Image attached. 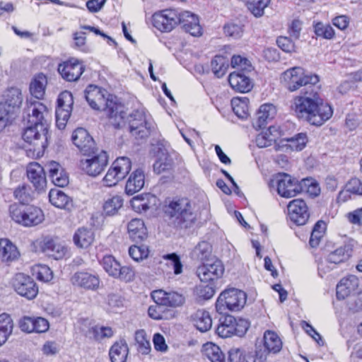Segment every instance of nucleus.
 I'll return each mask as SVG.
<instances>
[{"mask_svg": "<svg viewBox=\"0 0 362 362\" xmlns=\"http://www.w3.org/2000/svg\"><path fill=\"white\" fill-rule=\"evenodd\" d=\"M23 120L28 122V126L23 132L22 139L33 146L35 151H43L47 146L48 124L42 115H26Z\"/></svg>", "mask_w": 362, "mask_h": 362, "instance_id": "nucleus-1", "label": "nucleus"}, {"mask_svg": "<svg viewBox=\"0 0 362 362\" xmlns=\"http://www.w3.org/2000/svg\"><path fill=\"white\" fill-rule=\"evenodd\" d=\"M309 87L300 90V95L293 98L291 110L296 113H333L331 105L319 97L317 88Z\"/></svg>", "mask_w": 362, "mask_h": 362, "instance_id": "nucleus-2", "label": "nucleus"}, {"mask_svg": "<svg viewBox=\"0 0 362 362\" xmlns=\"http://www.w3.org/2000/svg\"><path fill=\"white\" fill-rule=\"evenodd\" d=\"M165 212L170 222L180 228H190L196 221L197 216L194 204L187 198L171 201Z\"/></svg>", "mask_w": 362, "mask_h": 362, "instance_id": "nucleus-3", "label": "nucleus"}, {"mask_svg": "<svg viewBox=\"0 0 362 362\" xmlns=\"http://www.w3.org/2000/svg\"><path fill=\"white\" fill-rule=\"evenodd\" d=\"M281 81L290 91L293 92L301 87V90L308 89L310 86L315 87L320 79L317 75L307 74L303 68L295 66L284 71L281 76Z\"/></svg>", "mask_w": 362, "mask_h": 362, "instance_id": "nucleus-4", "label": "nucleus"}, {"mask_svg": "<svg viewBox=\"0 0 362 362\" xmlns=\"http://www.w3.org/2000/svg\"><path fill=\"white\" fill-rule=\"evenodd\" d=\"M246 299V293L241 290L236 288L225 290L216 300V310L220 314H226L228 310H240L245 305Z\"/></svg>", "mask_w": 362, "mask_h": 362, "instance_id": "nucleus-5", "label": "nucleus"}, {"mask_svg": "<svg viewBox=\"0 0 362 362\" xmlns=\"http://www.w3.org/2000/svg\"><path fill=\"white\" fill-rule=\"evenodd\" d=\"M10 216L16 223L25 226H33L44 219L42 211L34 206H23L12 204L9 208Z\"/></svg>", "mask_w": 362, "mask_h": 362, "instance_id": "nucleus-6", "label": "nucleus"}, {"mask_svg": "<svg viewBox=\"0 0 362 362\" xmlns=\"http://www.w3.org/2000/svg\"><path fill=\"white\" fill-rule=\"evenodd\" d=\"M219 325L216 328L217 334L222 338L230 337L233 335L243 336L247 331L250 323L247 320L236 319L230 315H226L219 320Z\"/></svg>", "mask_w": 362, "mask_h": 362, "instance_id": "nucleus-7", "label": "nucleus"}, {"mask_svg": "<svg viewBox=\"0 0 362 362\" xmlns=\"http://www.w3.org/2000/svg\"><path fill=\"white\" fill-rule=\"evenodd\" d=\"M86 158L80 161V167L87 175L95 177L100 175L108 163V156L106 151L95 148L93 152L84 153Z\"/></svg>", "mask_w": 362, "mask_h": 362, "instance_id": "nucleus-8", "label": "nucleus"}, {"mask_svg": "<svg viewBox=\"0 0 362 362\" xmlns=\"http://www.w3.org/2000/svg\"><path fill=\"white\" fill-rule=\"evenodd\" d=\"M179 18L177 10L165 9L153 15V25L160 32H170L179 24Z\"/></svg>", "mask_w": 362, "mask_h": 362, "instance_id": "nucleus-9", "label": "nucleus"}, {"mask_svg": "<svg viewBox=\"0 0 362 362\" xmlns=\"http://www.w3.org/2000/svg\"><path fill=\"white\" fill-rule=\"evenodd\" d=\"M12 286L18 294L28 300L35 298L38 293V288L34 280L23 273L14 276Z\"/></svg>", "mask_w": 362, "mask_h": 362, "instance_id": "nucleus-10", "label": "nucleus"}, {"mask_svg": "<svg viewBox=\"0 0 362 362\" xmlns=\"http://www.w3.org/2000/svg\"><path fill=\"white\" fill-rule=\"evenodd\" d=\"M276 185L278 194L285 198L293 197L303 191L301 181L286 173L277 176Z\"/></svg>", "mask_w": 362, "mask_h": 362, "instance_id": "nucleus-11", "label": "nucleus"}, {"mask_svg": "<svg viewBox=\"0 0 362 362\" xmlns=\"http://www.w3.org/2000/svg\"><path fill=\"white\" fill-rule=\"evenodd\" d=\"M224 272V267L221 260L211 258L210 260L203 262L198 267L197 274L199 279L203 282H209L221 277Z\"/></svg>", "mask_w": 362, "mask_h": 362, "instance_id": "nucleus-12", "label": "nucleus"}, {"mask_svg": "<svg viewBox=\"0 0 362 362\" xmlns=\"http://www.w3.org/2000/svg\"><path fill=\"white\" fill-rule=\"evenodd\" d=\"M128 119L127 125L130 132L140 137L147 136L154 128L153 123L147 119L146 115H125Z\"/></svg>", "mask_w": 362, "mask_h": 362, "instance_id": "nucleus-13", "label": "nucleus"}, {"mask_svg": "<svg viewBox=\"0 0 362 362\" xmlns=\"http://www.w3.org/2000/svg\"><path fill=\"white\" fill-rule=\"evenodd\" d=\"M22 103L21 90L15 87L8 88L4 95V100L0 103V113H15L19 110Z\"/></svg>", "mask_w": 362, "mask_h": 362, "instance_id": "nucleus-14", "label": "nucleus"}, {"mask_svg": "<svg viewBox=\"0 0 362 362\" xmlns=\"http://www.w3.org/2000/svg\"><path fill=\"white\" fill-rule=\"evenodd\" d=\"M151 297L155 303L173 308L182 305L185 301L184 295L175 291L156 290L151 293Z\"/></svg>", "mask_w": 362, "mask_h": 362, "instance_id": "nucleus-15", "label": "nucleus"}, {"mask_svg": "<svg viewBox=\"0 0 362 362\" xmlns=\"http://www.w3.org/2000/svg\"><path fill=\"white\" fill-rule=\"evenodd\" d=\"M84 71V66L77 59L71 58L59 64L58 71L67 81H77Z\"/></svg>", "mask_w": 362, "mask_h": 362, "instance_id": "nucleus-16", "label": "nucleus"}, {"mask_svg": "<svg viewBox=\"0 0 362 362\" xmlns=\"http://www.w3.org/2000/svg\"><path fill=\"white\" fill-rule=\"evenodd\" d=\"M288 211L291 221L298 226L305 224L309 218L308 206L303 199H296L290 202Z\"/></svg>", "mask_w": 362, "mask_h": 362, "instance_id": "nucleus-17", "label": "nucleus"}, {"mask_svg": "<svg viewBox=\"0 0 362 362\" xmlns=\"http://www.w3.org/2000/svg\"><path fill=\"white\" fill-rule=\"evenodd\" d=\"M74 144L83 153H90L97 148L95 141L84 128H77L72 134Z\"/></svg>", "mask_w": 362, "mask_h": 362, "instance_id": "nucleus-18", "label": "nucleus"}, {"mask_svg": "<svg viewBox=\"0 0 362 362\" xmlns=\"http://www.w3.org/2000/svg\"><path fill=\"white\" fill-rule=\"evenodd\" d=\"M71 282L75 286L94 291L99 287L100 279L87 272H77L72 275Z\"/></svg>", "mask_w": 362, "mask_h": 362, "instance_id": "nucleus-19", "label": "nucleus"}, {"mask_svg": "<svg viewBox=\"0 0 362 362\" xmlns=\"http://www.w3.org/2000/svg\"><path fill=\"white\" fill-rule=\"evenodd\" d=\"M37 244L42 252L54 259L63 258L66 252L64 245L47 237L37 241Z\"/></svg>", "mask_w": 362, "mask_h": 362, "instance_id": "nucleus-20", "label": "nucleus"}, {"mask_svg": "<svg viewBox=\"0 0 362 362\" xmlns=\"http://www.w3.org/2000/svg\"><path fill=\"white\" fill-rule=\"evenodd\" d=\"M27 176L37 191L45 189L47 180L43 168L37 163H30L27 167Z\"/></svg>", "mask_w": 362, "mask_h": 362, "instance_id": "nucleus-21", "label": "nucleus"}, {"mask_svg": "<svg viewBox=\"0 0 362 362\" xmlns=\"http://www.w3.org/2000/svg\"><path fill=\"white\" fill-rule=\"evenodd\" d=\"M107 91L95 85H89L84 90V95L89 105L95 110H101Z\"/></svg>", "mask_w": 362, "mask_h": 362, "instance_id": "nucleus-22", "label": "nucleus"}, {"mask_svg": "<svg viewBox=\"0 0 362 362\" xmlns=\"http://www.w3.org/2000/svg\"><path fill=\"white\" fill-rule=\"evenodd\" d=\"M179 24L186 33H189L192 36H199L202 35V28L199 25L198 17L189 11H185L179 12Z\"/></svg>", "mask_w": 362, "mask_h": 362, "instance_id": "nucleus-23", "label": "nucleus"}, {"mask_svg": "<svg viewBox=\"0 0 362 362\" xmlns=\"http://www.w3.org/2000/svg\"><path fill=\"white\" fill-rule=\"evenodd\" d=\"M47 168L49 172V177L54 185L64 187L68 185V175L59 163L55 161H50L47 164Z\"/></svg>", "mask_w": 362, "mask_h": 362, "instance_id": "nucleus-24", "label": "nucleus"}, {"mask_svg": "<svg viewBox=\"0 0 362 362\" xmlns=\"http://www.w3.org/2000/svg\"><path fill=\"white\" fill-rule=\"evenodd\" d=\"M358 284V279L355 275H349L343 278L337 286V298L344 299L357 289Z\"/></svg>", "mask_w": 362, "mask_h": 362, "instance_id": "nucleus-25", "label": "nucleus"}, {"mask_svg": "<svg viewBox=\"0 0 362 362\" xmlns=\"http://www.w3.org/2000/svg\"><path fill=\"white\" fill-rule=\"evenodd\" d=\"M228 82L233 90L240 93H247L252 88L250 78L240 72L230 74Z\"/></svg>", "mask_w": 362, "mask_h": 362, "instance_id": "nucleus-26", "label": "nucleus"}, {"mask_svg": "<svg viewBox=\"0 0 362 362\" xmlns=\"http://www.w3.org/2000/svg\"><path fill=\"white\" fill-rule=\"evenodd\" d=\"M20 255L17 247L8 239H0V260L11 262L16 260Z\"/></svg>", "mask_w": 362, "mask_h": 362, "instance_id": "nucleus-27", "label": "nucleus"}, {"mask_svg": "<svg viewBox=\"0 0 362 362\" xmlns=\"http://www.w3.org/2000/svg\"><path fill=\"white\" fill-rule=\"evenodd\" d=\"M144 173L141 169H136L129 177L126 186L125 192L127 194L132 195L141 190L144 185Z\"/></svg>", "mask_w": 362, "mask_h": 362, "instance_id": "nucleus-28", "label": "nucleus"}, {"mask_svg": "<svg viewBox=\"0 0 362 362\" xmlns=\"http://www.w3.org/2000/svg\"><path fill=\"white\" fill-rule=\"evenodd\" d=\"M129 354V347L125 340L115 341L109 351L112 362H126Z\"/></svg>", "mask_w": 362, "mask_h": 362, "instance_id": "nucleus-29", "label": "nucleus"}, {"mask_svg": "<svg viewBox=\"0 0 362 362\" xmlns=\"http://www.w3.org/2000/svg\"><path fill=\"white\" fill-rule=\"evenodd\" d=\"M156 197L151 194H141L131 200L133 209L139 213L145 212L156 204Z\"/></svg>", "mask_w": 362, "mask_h": 362, "instance_id": "nucleus-30", "label": "nucleus"}, {"mask_svg": "<svg viewBox=\"0 0 362 362\" xmlns=\"http://www.w3.org/2000/svg\"><path fill=\"white\" fill-rule=\"evenodd\" d=\"M49 202L59 209L69 210L73 204L71 199L59 189H52L49 193Z\"/></svg>", "mask_w": 362, "mask_h": 362, "instance_id": "nucleus-31", "label": "nucleus"}, {"mask_svg": "<svg viewBox=\"0 0 362 362\" xmlns=\"http://www.w3.org/2000/svg\"><path fill=\"white\" fill-rule=\"evenodd\" d=\"M13 321L7 313L0 315V347L8 341L13 333Z\"/></svg>", "mask_w": 362, "mask_h": 362, "instance_id": "nucleus-32", "label": "nucleus"}, {"mask_svg": "<svg viewBox=\"0 0 362 362\" xmlns=\"http://www.w3.org/2000/svg\"><path fill=\"white\" fill-rule=\"evenodd\" d=\"M128 233L134 241L144 240L147 235V230L144 221L139 218L132 219L128 224Z\"/></svg>", "mask_w": 362, "mask_h": 362, "instance_id": "nucleus-33", "label": "nucleus"}, {"mask_svg": "<svg viewBox=\"0 0 362 362\" xmlns=\"http://www.w3.org/2000/svg\"><path fill=\"white\" fill-rule=\"evenodd\" d=\"M94 238V233L90 229L80 228L76 231L73 239L77 247L87 248L93 243Z\"/></svg>", "mask_w": 362, "mask_h": 362, "instance_id": "nucleus-34", "label": "nucleus"}, {"mask_svg": "<svg viewBox=\"0 0 362 362\" xmlns=\"http://www.w3.org/2000/svg\"><path fill=\"white\" fill-rule=\"evenodd\" d=\"M351 249L349 245L341 246L328 255L327 262L332 265L343 262L351 256Z\"/></svg>", "mask_w": 362, "mask_h": 362, "instance_id": "nucleus-35", "label": "nucleus"}, {"mask_svg": "<svg viewBox=\"0 0 362 362\" xmlns=\"http://www.w3.org/2000/svg\"><path fill=\"white\" fill-rule=\"evenodd\" d=\"M264 346L269 352L277 353L282 348V342L277 335L273 331L267 330L264 335Z\"/></svg>", "mask_w": 362, "mask_h": 362, "instance_id": "nucleus-36", "label": "nucleus"}, {"mask_svg": "<svg viewBox=\"0 0 362 362\" xmlns=\"http://www.w3.org/2000/svg\"><path fill=\"white\" fill-rule=\"evenodd\" d=\"M211 246L206 241L199 243L192 251V257L203 262H206L211 258H215L211 255Z\"/></svg>", "mask_w": 362, "mask_h": 362, "instance_id": "nucleus-37", "label": "nucleus"}, {"mask_svg": "<svg viewBox=\"0 0 362 362\" xmlns=\"http://www.w3.org/2000/svg\"><path fill=\"white\" fill-rule=\"evenodd\" d=\"M74 99L73 95L69 91L62 92L57 98V107L55 113L59 112H66L71 113L73 110Z\"/></svg>", "mask_w": 362, "mask_h": 362, "instance_id": "nucleus-38", "label": "nucleus"}, {"mask_svg": "<svg viewBox=\"0 0 362 362\" xmlns=\"http://www.w3.org/2000/svg\"><path fill=\"white\" fill-rule=\"evenodd\" d=\"M194 325L201 332L209 330L212 326V320L209 312L199 310L195 314Z\"/></svg>", "mask_w": 362, "mask_h": 362, "instance_id": "nucleus-39", "label": "nucleus"}, {"mask_svg": "<svg viewBox=\"0 0 362 362\" xmlns=\"http://www.w3.org/2000/svg\"><path fill=\"white\" fill-rule=\"evenodd\" d=\"M47 78L45 75L39 74L30 85V92L37 99H40L45 94Z\"/></svg>", "mask_w": 362, "mask_h": 362, "instance_id": "nucleus-40", "label": "nucleus"}, {"mask_svg": "<svg viewBox=\"0 0 362 362\" xmlns=\"http://www.w3.org/2000/svg\"><path fill=\"white\" fill-rule=\"evenodd\" d=\"M100 111H107L108 113H123L122 105L117 96L107 93L103 105Z\"/></svg>", "mask_w": 362, "mask_h": 362, "instance_id": "nucleus-41", "label": "nucleus"}, {"mask_svg": "<svg viewBox=\"0 0 362 362\" xmlns=\"http://www.w3.org/2000/svg\"><path fill=\"white\" fill-rule=\"evenodd\" d=\"M213 73L218 78L223 76L228 68V61L221 55H216L211 62Z\"/></svg>", "mask_w": 362, "mask_h": 362, "instance_id": "nucleus-42", "label": "nucleus"}, {"mask_svg": "<svg viewBox=\"0 0 362 362\" xmlns=\"http://www.w3.org/2000/svg\"><path fill=\"white\" fill-rule=\"evenodd\" d=\"M123 206V199L119 195L108 198L103 204V211L106 215L116 214Z\"/></svg>", "mask_w": 362, "mask_h": 362, "instance_id": "nucleus-43", "label": "nucleus"}, {"mask_svg": "<svg viewBox=\"0 0 362 362\" xmlns=\"http://www.w3.org/2000/svg\"><path fill=\"white\" fill-rule=\"evenodd\" d=\"M101 265L109 276L116 278L117 275H119L118 272L121 265L113 256H105L101 261Z\"/></svg>", "mask_w": 362, "mask_h": 362, "instance_id": "nucleus-44", "label": "nucleus"}, {"mask_svg": "<svg viewBox=\"0 0 362 362\" xmlns=\"http://www.w3.org/2000/svg\"><path fill=\"white\" fill-rule=\"evenodd\" d=\"M123 180L132 168V162L127 157H119L111 165Z\"/></svg>", "mask_w": 362, "mask_h": 362, "instance_id": "nucleus-45", "label": "nucleus"}, {"mask_svg": "<svg viewBox=\"0 0 362 362\" xmlns=\"http://www.w3.org/2000/svg\"><path fill=\"white\" fill-rule=\"evenodd\" d=\"M135 341L138 345V351L142 354H148L151 351V344L146 332L144 329L135 332Z\"/></svg>", "mask_w": 362, "mask_h": 362, "instance_id": "nucleus-46", "label": "nucleus"}, {"mask_svg": "<svg viewBox=\"0 0 362 362\" xmlns=\"http://www.w3.org/2000/svg\"><path fill=\"white\" fill-rule=\"evenodd\" d=\"M173 159L165 153H161L153 164V170L157 174L170 170L173 166Z\"/></svg>", "mask_w": 362, "mask_h": 362, "instance_id": "nucleus-47", "label": "nucleus"}, {"mask_svg": "<svg viewBox=\"0 0 362 362\" xmlns=\"http://www.w3.org/2000/svg\"><path fill=\"white\" fill-rule=\"evenodd\" d=\"M206 356L211 362H223L225 356L219 346L213 343H206L204 345Z\"/></svg>", "mask_w": 362, "mask_h": 362, "instance_id": "nucleus-48", "label": "nucleus"}, {"mask_svg": "<svg viewBox=\"0 0 362 362\" xmlns=\"http://www.w3.org/2000/svg\"><path fill=\"white\" fill-rule=\"evenodd\" d=\"M326 230V223L323 221H318L314 226L310 238V245L315 247L319 245Z\"/></svg>", "mask_w": 362, "mask_h": 362, "instance_id": "nucleus-49", "label": "nucleus"}, {"mask_svg": "<svg viewBox=\"0 0 362 362\" xmlns=\"http://www.w3.org/2000/svg\"><path fill=\"white\" fill-rule=\"evenodd\" d=\"M288 142L287 146L293 151H301L308 142L307 135L305 133H299L295 136L285 139Z\"/></svg>", "mask_w": 362, "mask_h": 362, "instance_id": "nucleus-50", "label": "nucleus"}, {"mask_svg": "<svg viewBox=\"0 0 362 362\" xmlns=\"http://www.w3.org/2000/svg\"><path fill=\"white\" fill-rule=\"evenodd\" d=\"M129 255L134 261L140 262L148 257V247L145 245H132L129 248Z\"/></svg>", "mask_w": 362, "mask_h": 362, "instance_id": "nucleus-51", "label": "nucleus"}, {"mask_svg": "<svg viewBox=\"0 0 362 362\" xmlns=\"http://www.w3.org/2000/svg\"><path fill=\"white\" fill-rule=\"evenodd\" d=\"M269 1L270 0H248L247 6L255 17H260L264 14V10Z\"/></svg>", "mask_w": 362, "mask_h": 362, "instance_id": "nucleus-52", "label": "nucleus"}, {"mask_svg": "<svg viewBox=\"0 0 362 362\" xmlns=\"http://www.w3.org/2000/svg\"><path fill=\"white\" fill-rule=\"evenodd\" d=\"M314 32L317 37L324 39H332L334 35L332 27L327 23L318 22L314 25Z\"/></svg>", "mask_w": 362, "mask_h": 362, "instance_id": "nucleus-53", "label": "nucleus"}, {"mask_svg": "<svg viewBox=\"0 0 362 362\" xmlns=\"http://www.w3.org/2000/svg\"><path fill=\"white\" fill-rule=\"evenodd\" d=\"M231 107L233 113H248L250 110L249 99L246 97L233 98L231 100Z\"/></svg>", "mask_w": 362, "mask_h": 362, "instance_id": "nucleus-54", "label": "nucleus"}, {"mask_svg": "<svg viewBox=\"0 0 362 362\" xmlns=\"http://www.w3.org/2000/svg\"><path fill=\"white\" fill-rule=\"evenodd\" d=\"M14 196L21 203L25 204L32 199V191L29 186L22 185L17 187L14 192Z\"/></svg>", "mask_w": 362, "mask_h": 362, "instance_id": "nucleus-55", "label": "nucleus"}, {"mask_svg": "<svg viewBox=\"0 0 362 362\" xmlns=\"http://www.w3.org/2000/svg\"><path fill=\"white\" fill-rule=\"evenodd\" d=\"M36 278L44 282H48L52 279V272L46 265H37L33 269Z\"/></svg>", "mask_w": 362, "mask_h": 362, "instance_id": "nucleus-56", "label": "nucleus"}, {"mask_svg": "<svg viewBox=\"0 0 362 362\" xmlns=\"http://www.w3.org/2000/svg\"><path fill=\"white\" fill-rule=\"evenodd\" d=\"M163 259L167 261L166 264L173 268L175 274H180L182 272V264L180 257L175 253H172L163 256Z\"/></svg>", "mask_w": 362, "mask_h": 362, "instance_id": "nucleus-57", "label": "nucleus"}, {"mask_svg": "<svg viewBox=\"0 0 362 362\" xmlns=\"http://www.w3.org/2000/svg\"><path fill=\"white\" fill-rule=\"evenodd\" d=\"M346 192L362 196V182L357 178L351 179L346 185L345 193ZM344 194V192H341L339 198L341 199Z\"/></svg>", "mask_w": 362, "mask_h": 362, "instance_id": "nucleus-58", "label": "nucleus"}, {"mask_svg": "<svg viewBox=\"0 0 362 362\" xmlns=\"http://www.w3.org/2000/svg\"><path fill=\"white\" fill-rule=\"evenodd\" d=\"M332 115H301L300 118L305 119L311 125L320 127L329 120Z\"/></svg>", "mask_w": 362, "mask_h": 362, "instance_id": "nucleus-59", "label": "nucleus"}, {"mask_svg": "<svg viewBox=\"0 0 362 362\" xmlns=\"http://www.w3.org/2000/svg\"><path fill=\"white\" fill-rule=\"evenodd\" d=\"M122 179L111 165L108 169L106 175L103 179V182L105 186L113 187L115 186Z\"/></svg>", "mask_w": 362, "mask_h": 362, "instance_id": "nucleus-60", "label": "nucleus"}, {"mask_svg": "<svg viewBox=\"0 0 362 362\" xmlns=\"http://www.w3.org/2000/svg\"><path fill=\"white\" fill-rule=\"evenodd\" d=\"M224 33L226 36L234 39L240 38L243 35V27L240 25L229 23L223 27Z\"/></svg>", "mask_w": 362, "mask_h": 362, "instance_id": "nucleus-61", "label": "nucleus"}, {"mask_svg": "<svg viewBox=\"0 0 362 362\" xmlns=\"http://www.w3.org/2000/svg\"><path fill=\"white\" fill-rule=\"evenodd\" d=\"M231 66L240 69L241 71H251L252 66L250 61L240 55H234L231 59Z\"/></svg>", "mask_w": 362, "mask_h": 362, "instance_id": "nucleus-62", "label": "nucleus"}, {"mask_svg": "<svg viewBox=\"0 0 362 362\" xmlns=\"http://www.w3.org/2000/svg\"><path fill=\"white\" fill-rule=\"evenodd\" d=\"M118 273L119 274L117 275L116 279H119L125 282L132 281L135 277V272L134 269L129 266H120Z\"/></svg>", "mask_w": 362, "mask_h": 362, "instance_id": "nucleus-63", "label": "nucleus"}, {"mask_svg": "<svg viewBox=\"0 0 362 362\" xmlns=\"http://www.w3.org/2000/svg\"><path fill=\"white\" fill-rule=\"evenodd\" d=\"M267 353L265 351L259 350L255 353L245 354L242 362H266Z\"/></svg>", "mask_w": 362, "mask_h": 362, "instance_id": "nucleus-64", "label": "nucleus"}]
</instances>
